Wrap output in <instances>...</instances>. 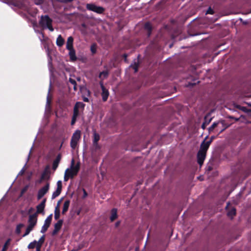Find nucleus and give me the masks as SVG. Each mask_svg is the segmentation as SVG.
Here are the masks:
<instances>
[{"label": "nucleus", "instance_id": "f257e3e1", "mask_svg": "<svg viewBox=\"0 0 251 251\" xmlns=\"http://www.w3.org/2000/svg\"><path fill=\"white\" fill-rule=\"evenodd\" d=\"M39 24L43 28H48L50 31L54 30L52 26V20L48 15L41 16Z\"/></svg>", "mask_w": 251, "mask_h": 251}, {"label": "nucleus", "instance_id": "f03ea898", "mask_svg": "<svg viewBox=\"0 0 251 251\" xmlns=\"http://www.w3.org/2000/svg\"><path fill=\"white\" fill-rule=\"evenodd\" d=\"M80 137L81 131L79 130H75L73 133L70 142L71 147L73 149H75L76 147Z\"/></svg>", "mask_w": 251, "mask_h": 251}, {"label": "nucleus", "instance_id": "7ed1b4c3", "mask_svg": "<svg viewBox=\"0 0 251 251\" xmlns=\"http://www.w3.org/2000/svg\"><path fill=\"white\" fill-rule=\"evenodd\" d=\"M86 8L90 11L95 12L98 14L102 13L104 11V9L102 7L98 6L92 3L87 4Z\"/></svg>", "mask_w": 251, "mask_h": 251}, {"label": "nucleus", "instance_id": "20e7f679", "mask_svg": "<svg viewBox=\"0 0 251 251\" xmlns=\"http://www.w3.org/2000/svg\"><path fill=\"white\" fill-rule=\"evenodd\" d=\"M74 164V160L72 161L71 167L70 169L68 168L66 170H68V174L69 176H71V178L75 176L79 169V165H76L75 166H73Z\"/></svg>", "mask_w": 251, "mask_h": 251}, {"label": "nucleus", "instance_id": "39448f33", "mask_svg": "<svg viewBox=\"0 0 251 251\" xmlns=\"http://www.w3.org/2000/svg\"><path fill=\"white\" fill-rule=\"evenodd\" d=\"M52 214H51L46 219L44 222V224L42 226L41 230V233H45L47 230L50 225L52 220Z\"/></svg>", "mask_w": 251, "mask_h": 251}, {"label": "nucleus", "instance_id": "423d86ee", "mask_svg": "<svg viewBox=\"0 0 251 251\" xmlns=\"http://www.w3.org/2000/svg\"><path fill=\"white\" fill-rule=\"evenodd\" d=\"M50 183H47L45 186L41 188L38 192L37 199H41L49 191Z\"/></svg>", "mask_w": 251, "mask_h": 251}, {"label": "nucleus", "instance_id": "0eeeda50", "mask_svg": "<svg viewBox=\"0 0 251 251\" xmlns=\"http://www.w3.org/2000/svg\"><path fill=\"white\" fill-rule=\"evenodd\" d=\"M85 104L81 102H76L73 111V117L77 118L79 115V108H84Z\"/></svg>", "mask_w": 251, "mask_h": 251}, {"label": "nucleus", "instance_id": "6e6552de", "mask_svg": "<svg viewBox=\"0 0 251 251\" xmlns=\"http://www.w3.org/2000/svg\"><path fill=\"white\" fill-rule=\"evenodd\" d=\"M62 188V183L61 180L57 182V188L56 190L52 193L51 199H54L58 197L61 193Z\"/></svg>", "mask_w": 251, "mask_h": 251}, {"label": "nucleus", "instance_id": "1a4fd4ad", "mask_svg": "<svg viewBox=\"0 0 251 251\" xmlns=\"http://www.w3.org/2000/svg\"><path fill=\"white\" fill-rule=\"evenodd\" d=\"M208 138V136H206L204 140L201 143L200 146V151H201L203 152H205L206 153V151L211 144V141H205V140Z\"/></svg>", "mask_w": 251, "mask_h": 251}, {"label": "nucleus", "instance_id": "9d476101", "mask_svg": "<svg viewBox=\"0 0 251 251\" xmlns=\"http://www.w3.org/2000/svg\"><path fill=\"white\" fill-rule=\"evenodd\" d=\"M206 152L201 151H199L197 154L198 163L201 166L205 158Z\"/></svg>", "mask_w": 251, "mask_h": 251}, {"label": "nucleus", "instance_id": "9b49d317", "mask_svg": "<svg viewBox=\"0 0 251 251\" xmlns=\"http://www.w3.org/2000/svg\"><path fill=\"white\" fill-rule=\"evenodd\" d=\"M37 222V214L34 213L29 216L28 223L29 225L35 226Z\"/></svg>", "mask_w": 251, "mask_h": 251}, {"label": "nucleus", "instance_id": "f8f14e48", "mask_svg": "<svg viewBox=\"0 0 251 251\" xmlns=\"http://www.w3.org/2000/svg\"><path fill=\"white\" fill-rule=\"evenodd\" d=\"M63 222V221L62 220H59L55 224L54 226V229L52 233L53 235L56 234L58 231L61 229Z\"/></svg>", "mask_w": 251, "mask_h": 251}, {"label": "nucleus", "instance_id": "ddd939ff", "mask_svg": "<svg viewBox=\"0 0 251 251\" xmlns=\"http://www.w3.org/2000/svg\"><path fill=\"white\" fill-rule=\"evenodd\" d=\"M46 200L44 199L39 204H38L37 208V212L36 213H44V208L45 207Z\"/></svg>", "mask_w": 251, "mask_h": 251}, {"label": "nucleus", "instance_id": "4468645a", "mask_svg": "<svg viewBox=\"0 0 251 251\" xmlns=\"http://www.w3.org/2000/svg\"><path fill=\"white\" fill-rule=\"evenodd\" d=\"M61 159V155L60 154H58L56 159L53 161L52 164V169L55 171L58 167V166L59 164V162Z\"/></svg>", "mask_w": 251, "mask_h": 251}, {"label": "nucleus", "instance_id": "2eb2a0df", "mask_svg": "<svg viewBox=\"0 0 251 251\" xmlns=\"http://www.w3.org/2000/svg\"><path fill=\"white\" fill-rule=\"evenodd\" d=\"M101 89L102 90V97L103 101H106L109 96V93L107 90H106L102 84H101Z\"/></svg>", "mask_w": 251, "mask_h": 251}, {"label": "nucleus", "instance_id": "dca6fc26", "mask_svg": "<svg viewBox=\"0 0 251 251\" xmlns=\"http://www.w3.org/2000/svg\"><path fill=\"white\" fill-rule=\"evenodd\" d=\"M74 39L72 36H70L67 39L66 48L67 50L72 49L73 48Z\"/></svg>", "mask_w": 251, "mask_h": 251}, {"label": "nucleus", "instance_id": "f3484780", "mask_svg": "<svg viewBox=\"0 0 251 251\" xmlns=\"http://www.w3.org/2000/svg\"><path fill=\"white\" fill-rule=\"evenodd\" d=\"M70 204V200H66L65 201L63 206V209L62 211V214H65L66 212L68 210L69 206Z\"/></svg>", "mask_w": 251, "mask_h": 251}, {"label": "nucleus", "instance_id": "a211bd4d", "mask_svg": "<svg viewBox=\"0 0 251 251\" xmlns=\"http://www.w3.org/2000/svg\"><path fill=\"white\" fill-rule=\"evenodd\" d=\"M69 50V55L71 61H74L76 60L75 50L74 49L68 50Z\"/></svg>", "mask_w": 251, "mask_h": 251}, {"label": "nucleus", "instance_id": "6ab92c4d", "mask_svg": "<svg viewBox=\"0 0 251 251\" xmlns=\"http://www.w3.org/2000/svg\"><path fill=\"white\" fill-rule=\"evenodd\" d=\"M100 140V135L96 131L93 132V145L95 147L98 146V142Z\"/></svg>", "mask_w": 251, "mask_h": 251}, {"label": "nucleus", "instance_id": "aec40b11", "mask_svg": "<svg viewBox=\"0 0 251 251\" xmlns=\"http://www.w3.org/2000/svg\"><path fill=\"white\" fill-rule=\"evenodd\" d=\"M117 209L116 208H113L111 210V215L110 217L111 222H113L117 218Z\"/></svg>", "mask_w": 251, "mask_h": 251}, {"label": "nucleus", "instance_id": "412c9836", "mask_svg": "<svg viewBox=\"0 0 251 251\" xmlns=\"http://www.w3.org/2000/svg\"><path fill=\"white\" fill-rule=\"evenodd\" d=\"M80 92L82 94V96H90V92L85 87H80Z\"/></svg>", "mask_w": 251, "mask_h": 251}, {"label": "nucleus", "instance_id": "4be33fe9", "mask_svg": "<svg viewBox=\"0 0 251 251\" xmlns=\"http://www.w3.org/2000/svg\"><path fill=\"white\" fill-rule=\"evenodd\" d=\"M64 43V40L61 35L58 36L56 39V44L59 47H61Z\"/></svg>", "mask_w": 251, "mask_h": 251}, {"label": "nucleus", "instance_id": "5701e85b", "mask_svg": "<svg viewBox=\"0 0 251 251\" xmlns=\"http://www.w3.org/2000/svg\"><path fill=\"white\" fill-rule=\"evenodd\" d=\"M34 227V226L28 225L25 230V234L23 235V237H25L26 235H28L30 231H31L33 230Z\"/></svg>", "mask_w": 251, "mask_h": 251}, {"label": "nucleus", "instance_id": "b1692460", "mask_svg": "<svg viewBox=\"0 0 251 251\" xmlns=\"http://www.w3.org/2000/svg\"><path fill=\"white\" fill-rule=\"evenodd\" d=\"M60 217V210L59 208H58V206H56V207L55 208L54 210V219L55 220H57L59 219Z\"/></svg>", "mask_w": 251, "mask_h": 251}, {"label": "nucleus", "instance_id": "393cba45", "mask_svg": "<svg viewBox=\"0 0 251 251\" xmlns=\"http://www.w3.org/2000/svg\"><path fill=\"white\" fill-rule=\"evenodd\" d=\"M24 226V225L23 224H18L16 228L15 232L17 234H20L21 231V228Z\"/></svg>", "mask_w": 251, "mask_h": 251}, {"label": "nucleus", "instance_id": "a878e982", "mask_svg": "<svg viewBox=\"0 0 251 251\" xmlns=\"http://www.w3.org/2000/svg\"><path fill=\"white\" fill-rule=\"evenodd\" d=\"M219 122H215L209 128H208V131L209 132H212L214 129L217 127L218 125L219 124Z\"/></svg>", "mask_w": 251, "mask_h": 251}, {"label": "nucleus", "instance_id": "bb28decb", "mask_svg": "<svg viewBox=\"0 0 251 251\" xmlns=\"http://www.w3.org/2000/svg\"><path fill=\"white\" fill-rule=\"evenodd\" d=\"M236 214V209L235 208H232L229 211L227 212V215L228 217L232 218L233 216Z\"/></svg>", "mask_w": 251, "mask_h": 251}, {"label": "nucleus", "instance_id": "cd10ccee", "mask_svg": "<svg viewBox=\"0 0 251 251\" xmlns=\"http://www.w3.org/2000/svg\"><path fill=\"white\" fill-rule=\"evenodd\" d=\"M108 73L107 71H103L100 74L99 77L101 79H104L108 76Z\"/></svg>", "mask_w": 251, "mask_h": 251}, {"label": "nucleus", "instance_id": "c85d7f7f", "mask_svg": "<svg viewBox=\"0 0 251 251\" xmlns=\"http://www.w3.org/2000/svg\"><path fill=\"white\" fill-rule=\"evenodd\" d=\"M37 241L34 240V241L31 242L28 245V249H32L35 248L36 246L37 245Z\"/></svg>", "mask_w": 251, "mask_h": 251}, {"label": "nucleus", "instance_id": "c756f323", "mask_svg": "<svg viewBox=\"0 0 251 251\" xmlns=\"http://www.w3.org/2000/svg\"><path fill=\"white\" fill-rule=\"evenodd\" d=\"M221 123L223 125V128L220 129V130H219L218 129H217V131H219L220 133L222 132L224 130H225L226 128H227L229 126V125H225L224 124V121H221Z\"/></svg>", "mask_w": 251, "mask_h": 251}, {"label": "nucleus", "instance_id": "7c9ffc66", "mask_svg": "<svg viewBox=\"0 0 251 251\" xmlns=\"http://www.w3.org/2000/svg\"><path fill=\"white\" fill-rule=\"evenodd\" d=\"M71 177V176H69V174H68V170H66L64 174V179L65 181H68L69 178Z\"/></svg>", "mask_w": 251, "mask_h": 251}, {"label": "nucleus", "instance_id": "2f4dec72", "mask_svg": "<svg viewBox=\"0 0 251 251\" xmlns=\"http://www.w3.org/2000/svg\"><path fill=\"white\" fill-rule=\"evenodd\" d=\"M130 67L132 68L134 70V72L136 73L138 71V64L134 63L133 64L130 65Z\"/></svg>", "mask_w": 251, "mask_h": 251}, {"label": "nucleus", "instance_id": "473e14b6", "mask_svg": "<svg viewBox=\"0 0 251 251\" xmlns=\"http://www.w3.org/2000/svg\"><path fill=\"white\" fill-rule=\"evenodd\" d=\"M45 241V235H43L39 240L38 242H37V244L38 245H42L44 242Z\"/></svg>", "mask_w": 251, "mask_h": 251}, {"label": "nucleus", "instance_id": "72a5a7b5", "mask_svg": "<svg viewBox=\"0 0 251 251\" xmlns=\"http://www.w3.org/2000/svg\"><path fill=\"white\" fill-rule=\"evenodd\" d=\"M69 81L74 85V90H75V91L76 90V89H77L76 83L75 81V80L73 79L72 78H70Z\"/></svg>", "mask_w": 251, "mask_h": 251}, {"label": "nucleus", "instance_id": "f704fd0d", "mask_svg": "<svg viewBox=\"0 0 251 251\" xmlns=\"http://www.w3.org/2000/svg\"><path fill=\"white\" fill-rule=\"evenodd\" d=\"M44 1V0H34L35 3L37 5H40L42 4Z\"/></svg>", "mask_w": 251, "mask_h": 251}, {"label": "nucleus", "instance_id": "c9c22d12", "mask_svg": "<svg viewBox=\"0 0 251 251\" xmlns=\"http://www.w3.org/2000/svg\"><path fill=\"white\" fill-rule=\"evenodd\" d=\"M205 14H213V10L210 7H209L208 8V9L207 10V11H206Z\"/></svg>", "mask_w": 251, "mask_h": 251}, {"label": "nucleus", "instance_id": "e433bc0d", "mask_svg": "<svg viewBox=\"0 0 251 251\" xmlns=\"http://www.w3.org/2000/svg\"><path fill=\"white\" fill-rule=\"evenodd\" d=\"M76 119H77V118H76V117H72V121H71L72 125H73L75 124V122L76 121Z\"/></svg>", "mask_w": 251, "mask_h": 251}, {"label": "nucleus", "instance_id": "4c0bfd02", "mask_svg": "<svg viewBox=\"0 0 251 251\" xmlns=\"http://www.w3.org/2000/svg\"><path fill=\"white\" fill-rule=\"evenodd\" d=\"M91 51L93 53H95L96 51V49L95 48V46H92L91 47Z\"/></svg>", "mask_w": 251, "mask_h": 251}, {"label": "nucleus", "instance_id": "58836bf2", "mask_svg": "<svg viewBox=\"0 0 251 251\" xmlns=\"http://www.w3.org/2000/svg\"><path fill=\"white\" fill-rule=\"evenodd\" d=\"M41 246V245L37 244V245L35 247L36 251H40Z\"/></svg>", "mask_w": 251, "mask_h": 251}, {"label": "nucleus", "instance_id": "ea45409f", "mask_svg": "<svg viewBox=\"0 0 251 251\" xmlns=\"http://www.w3.org/2000/svg\"><path fill=\"white\" fill-rule=\"evenodd\" d=\"M83 97V100L85 102H88L89 101V99L87 97H86V96H82Z\"/></svg>", "mask_w": 251, "mask_h": 251}, {"label": "nucleus", "instance_id": "a19ab883", "mask_svg": "<svg viewBox=\"0 0 251 251\" xmlns=\"http://www.w3.org/2000/svg\"><path fill=\"white\" fill-rule=\"evenodd\" d=\"M25 172V169L23 168L19 172V175H22Z\"/></svg>", "mask_w": 251, "mask_h": 251}, {"label": "nucleus", "instance_id": "79ce46f5", "mask_svg": "<svg viewBox=\"0 0 251 251\" xmlns=\"http://www.w3.org/2000/svg\"><path fill=\"white\" fill-rule=\"evenodd\" d=\"M215 138V136H212L210 137V139L208 141H211V143L212 142L213 140Z\"/></svg>", "mask_w": 251, "mask_h": 251}, {"label": "nucleus", "instance_id": "37998d69", "mask_svg": "<svg viewBox=\"0 0 251 251\" xmlns=\"http://www.w3.org/2000/svg\"><path fill=\"white\" fill-rule=\"evenodd\" d=\"M146 27L149 28V29H150V24H149V23L146 24Z\"/></svg>", "mask_w": 251, "mask_h": 251}, {"label": "nucleus", "instance_id": "c03bdc74", "mask_svg": "<svg viewBox=\"0 0 251 251\" xmlns=\"http://www.w3.org/2000/svg\"><path fill=\"white\" fill-rule=\"evenodd\" d=\"M83 192H84V197H85L87 196V194L84 190H83Z\"/></svg>", "mask_w": 251, "mask_h": 251}, {"label": "nucleus", "instance_id": "a18cd8bd", "mask_svg": "<svg viewBox=\"0 0 251 251\" xmlns=\"http://www.w3.org/2000/svg\"><path fill=\"white\" fill-rule=\"evenodd\" d=\"M61 200H60V201L58 202V203H57V206H58V208H59V205L60 202H61Z\"/></svg>", "mask_w": 251, "mask_h": 251}, {"label": "nucleus", "instance_id": "49530a36", "mask_svg": "<svg viewBox=\"0 0 251 251\" xmlns=\"http://www.w3.org/2000/svg\"><path fill=\"white\" fill-rule=\"evenodd\" d=\"M61 200H60V201L58 202V203H57V206H58V208H59V205L60 202H61Z\"/></svg>", "mask_w": 251, "mask_h": 251}, {"label": "nucleus", "instance_id": "de8ad7c7", "mask_svg": "<svg viewBox=\"0 0 251 251\" xmlns=\"http://www.w3.org/2000/svg\"><path fill=\"white\" fill-rule=\"evenodd\" d=\"M47 104H49L50 103V101L49 100L48 97L47 98Z\"/></svg>", "mask_w": 251, "mask_h": 251}, {"label": "nucleus", "instance_id": "09e8293b", "mask_svg": "<svg viewBox=\"0 0 251 251\" xmlns=\"http://www.w3.org/2000/svg\"><path fill=\"white\" fill-rule=\"evenodd\" d=\"M26 190V188H25L22 190V193H24Z\"/></svg>", "mask_w": 251, "mask_h": 251}, {"label": "nucleus", "instance_id": "8fccbe9b", "mask_svg": "<svg viewBox=\"0 0 251 251\" xmlns=\"http://www.w3.org/2000/svg\"><path fill=\"white\" fill-rule=\"evenodd\" d=\"M33 210V209L32 208H30V209L29 210V212H30Z\"/></svg>", "mask_w": 251, "mask_h": 251}, {"label": "nucleus", "instance_id": "3c124183", "mask_svg": "<svg viewBox=\"0 0 251 251\" xmlns=\"http://www.w3.org/2000/svg\"><path fill=\"white\" fill-rule=\"evenodd\" d=\"M202 127L203 128H204V123H203V125H202Z\"/></svg>", "mask_w": 251, "mask_h": 251}, {"label": "nucleus", "instance_id": "603ef678", "mask_svg": "<svg viewBox=\"0 0 251 251\" xmlns=\"http://www.w3.org/2000/svg\"><path fill=\"white\" fill-rule=\"evenodd\" d=\"M235 120L236 121H238V120H239V119H238V118H235Z\"/></svg>", "mask_w": 251, "mask_h": 251}, {"label": "nucleus", "instance_id": "864d4df0", "mask_svg": "<svg viewBox=\"0 0 251 251\" xmlns=\"http://www.w3.org/2000/svg\"><path fill=\"white\" fill-rule=\"evenodd\" d=\"M229 203H227V206H226V207H227V206H228V205H229Z\"/></svg>", "mask_w": 251, "mask_h": 251}, {"label": "nucleus", "instance_id": "5fc2aeb1", "mask_svg": "<svg viewBox=\"0 0 251 251\" xmlns=\"http://www.w3.org/2000/svg\"><path fill=\"white\" fill-rule=\"evenodd\" d=\"M125 58H126V54H125Z\"/></svg>", "mask_w": 251, "mask_h": 251}, {"label": "nucleus", "instance_id": "6e6d98bb", "mask_svg": "<svg viewBox=\"0 0 251 251\" xmlns=\"http://www.w3.org/2000/svg\"><path fill=\"white\" fill-rule=\"evenodd\" d=\"M118 224H119V223H117L116 224V225H117V226H118Z\"/></svg>", "mask_w": 251, "mask_h": 251}, {"label": "nucleus", "instance_id": "4d7b16f0", "mask_svg": "<svg viewBox=\"0 0 251 251\" xmlns=\"http://www.w3.org/2000/svg\"><path fill=\"white\" fill-rule=\"evenodd\" d=\"M50 89L49 90V94L50 93Z\"/></svg>", "mask_w": 251, "mask_h": 251}]
</instances>
